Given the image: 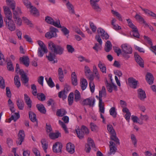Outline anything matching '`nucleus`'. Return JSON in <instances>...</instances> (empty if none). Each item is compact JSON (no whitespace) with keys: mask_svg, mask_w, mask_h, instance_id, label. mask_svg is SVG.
<instances>
[{"mask_svg":"<svg viewBox=\"0 0 156 156\" xmlns=\"http://www.w3.org/2000/svg\"><path fill=\"white\" fill-rule=\"evenodd\" d=\"M99 0H90V4L92 7V8L96 11L98 12H100L101 9L99 7L97 2H99Z\"/></svg>","mask_w":156,"mask_h":156,"instance_id":"obj_17","label":"nucleus"},{"mask_svg":"<svg viewBox=\"0 0 156 156\" xmlns=\"http://www.w3.org/2000/svg\"><path fill=\"white\" fill-rule=\"evenodd\" d=\"M62 148V144L59 142H56L53 146V150L55 153H58L61 151Z\"/></svg>","mask_w":156,"mask_h":156,"instance_id":"obj_12","label":"nucleus"},{"mask_svg":"<svg viewBox=\"0 0 156 156\" xmlns=\"http://www.w3.org/2000/svg\"><path fill=\"white\" fill-rule=\"evenodd\" d=\"M112 12L113 14L117 16L118 19L119 20H122V18L120 14L118 12L112 10Z\"/></svg>","mask_w":156,"mask_h":156,"instance_id":"obj_64","label":"nucleus"},{"mask_svg":"<svg viewBox=\"0 0 156 156\" xmlns=\"http://www.w3.org/2000/svg\"><path fill=\"white\" fill-rule=\"evenodd\" d=\"M58 31L57 29L53 27L50 28V30L45 34V37L48 38L50 39L53 37H56L57 36V32Z\"/></svg>","mask_w":156,"mask_h":156,"instance_id":"obj_9","label":"nucleus"},{"mask_svg":"<svg viewBox=\"0 0 156 156\" xmlns=\"http://www.w3.org/2000/svg\"><path fill=\"white\" fill-rule=\"evenodd\" d=\"M36 107L38 110L41 113L45 114L46 112V110L44 105L42 104H38L36 105Z\"/></svg>","mask_w":156,"mask_h":156,"instance_id":"obj_38","label":"nucleus"},{"mask_svg":"<svg viewBox=\"0 0 156 156\" xmlns=\"http://www.w3.org/2000/svg\"><path fill=\"white\" fill-rule=\"evenodd\" d=\"M14 83L16 86L19 88L20 86L21 83L20 80V78L18 75H16L14 77Z\"/></svg>","mask_w":156,"mask_h":156,"instance_id":"obj_46","label":"nucleus"},{"mask_svg":"<svg viewBox=\"0 0 156 156\" xmlns=\"http://www.w3.org/2000/svg\"><path fill=\"white\" fill-rule=\"evenodd\" d=\"M0 87L2 89H4L5 87V81L2 76H0Z\"/></svg>","mask_w":156,"mask_h":156,"instance_id":"obj_57","label":"nucleus"},{"mask_svg":"<svg viewBox=\"0 0 156 156\" xmlns=\"http://www.w3.org/2000/svg\"><path fill=\"white\" fill-rule=\"evenodd\" d=\"M106 95V92H102L101 94H100V92H99V96H96V97L99 101V111L100 112L101 117H104L103 114L105 112V108L104 103L102 101V97L103 96L105 97Z\"/></svg>","mask_w":156,"mask_h":156,"instance_id":"obj_3","label":"nucleus"},{"mask_svg":"<svg viewBox=\"0 0 156 156\" xmlns=\"http://www.w3.org/2000/svg\"><path fill=\"white\" fill-rule=\"evenodd\" d=\"M122 111L124 113H126L125 115V117H130L131 113L127 108H125L122 109Z\"/></svg>","mask_w":156,"mask_h":156,"instance_id":"obj_56","label":"nucleus"},{"mask_svg":"<svg viewBox=\"0 0 156 156\" xmlns=\"http://www.w3.org/2000/svg\"><path fill=\"white\" fill-rule=\"evenodd\" d=\"M101 45L100 44H95L94 46L93 47V48L97 52H98V51L101 49Z\"/></svg>","mask_w":156,"mask_h":156,"instance_id":"obj_59","label":"nucleus"},{"mask_svg":"<svg viewBox=\"0 0 156 156\" xmlns=\"http://www.w3.org/2000/svg\"><path fill=\"white\" fill-rule=\"evenodd\" d=\"M135 17L140 23H144L146 26H148V24L144 20L143 18L140 15L138 14H136L135 16Z\"/></svg>","mask_w":156,"mask_h":156,"instance_id":"obj_37","label":"nucleus"},{"mask_svg":"<svg viewBox=\"0 0 156 156\" xmlns=\"http://www.w3.org/2000/svg\"><path fill=\"white\" fill-rule=\"evenodd\" d=\"M138 97L142 100H144L146 97V94L144 91L141 89L138 90Z\"/></svg>","mask_w":156,"mask_h":156,"instance_id":"obj_27","label":"nucleus"},{"mask_svg":"<svg viewBox=\"0 0 156 156\" xmlns=\"http://www.w3.org/2000/svg\"><path fill=\"white\" fill-rule=\"evenodd\" d=\"M128 82L129 86L133 88L137 87L138 81L133 77H130L128 79Z\"/></svg>","mask_w":156,"mask_h":156,"instance_id":"obj_16","label":"nucleus"},{"mask_svg":"<svg viewBox=\"0 0 156 156\" xmlns=\"http://www.w3.org/2000/svg\"><path fill=\"white\" fill-rule=\"evenodd\" d=\"M24 98L25 102L28 107L30 108L32 106V101L30 97L26 94H24Z\"/></svg>","mask_w":156,"mask_h":156,"instance_id":"obj_31","label":"nucleus"},{"mask_svg":"<svg viewBox=\"0 0 156 156\" xmlns=\"http://www.w3.org/2000/svg\"><path fill=\"white\" fill-rule=\"evenodd\" d=\"M144 118H131L132 120L134 122L142 124L143 123Z\"/></svg>","mask_w":156,"mask_h":156,"instance_id":"obj_44","label":"nucleus"},{"mask_svg":"<svg viewBox=\"0 0 156 156\" xmlns=\"http://www.w3.org/2000/svg\"><path fill=\"white\" fill-rule=\"evenodd\" d=\"M107 128L108 131L110 133V134L115 133L113 127L111 125H108Z\"/></svg>","mask_w":156,"mask_h":156,"instance_id":"obj_53","label":"nucleus"},{"mask_svg":"<svg viewBox=\"0 0 156 156\" xmlns=\"http://www.w3.org/2000/svg\"><path fill=\"white\" fill-rule=\"evenodd\" d=\"M129 26L132 29V31L130 33L133 37L138 38L140 37V34L136 27L132 23L131 20L129 19L127 20Z\"/></svg>","mask_w":156,"mask_h":156,"instance_id":"obj_6","label":"nucleus"},{"mask_svg":"<svg viewBox=\"0 0 156 156\" xmlns=\"http://www.w3.org/2000/svg\"><path fill=\"white\" fill-rule=\"evenodd\" d=\"M48 48L52 51L55 53L59 55L62 54L64 48L60 45L54 44L52 41H49L48 43Z\"/></svg>","mask_w":156,"mask_h":156,"instance_id":"obj_2","label":"nucleus"},{"mask_svg":"<svg viewBox=\"0 0 156 156\" xmlns=\"http://www.w3.org/2000/svg\"><path fill=\"white\" fill-rule=\"evenodd\" d=\"M90 126L92 131L96 132L98 130V127L94 123L91 122L90 124Z\"/></svg>","mask_w":156,"mask_h":156,"instance_id":"obj_55","label":"nucleus"},{"mask_svg":"<svg viewBox=\"0 0 156 156\" xmlns=\"http://www.w3.org/2000/svg\"><path fill=\"white\" fill-rule=\"evenodd\" d=\"M95 100L94 98L90 97L84 100L83 101V105H89L90 107H93L94 106Z\"/></svg>","mask_w":156,"mask_h":156,"instance_id":"obj_10","label":"nucleus"},{"mask_svg":"<svg viewBox=\"0 0 156 156\" xmlns=\"http://www.w3.org/2000/svg\"><path fill=\"white\" fill-rule=\"evenodd\" d=\"M61 30L63 34L64 35L66 36L67 38H68L69 36V30L65 27L61 26Z\"/></svg>","mask_w":156,"mask_h":156,"instance_id":"obj_45","label":"nucleus"},{"mask_svg":"<svg viewBox=\"0 0 156 156\" xmlns=\"http://www.w3.org/2000/svg\"><path fill=\"white\" fill-rule=\"evenodd\" d=\"M45 20L48 23L58 28L61 27L59 20H57L54 21L53 19L51 17L49 16H46L45 18Z\"/></svg>","mask_w":156,"mask_h":156,"instance_id":"obj_7","label":"nucleus"},{"mask_svg":"<svg viewBox=\"0 0 156 156\" xmlns=\"http://www.w3.org/2000/svg\"><path fill=\"white\" fill-rule=\"evenodd\" d=\"M77 136L80 139H82L85 134H88L89 133L88 129L85 126H82L81 129H76Z\"/></svg>","mask_w":156,"mask_h":156,"instance_id":"obj_5","label":"nucleus"},{"mask_svg":"<svg viewBox=\"0 0 156 156\" xmlns=\"http://www.w3.org/2000/svg\"><path fill=\"white\" fill-rule=\"evenodd\" d=\"M37 43L39 46L37 50V55L38 57H41L43 56L44 53L48 52V50L46 46L41 41H38Z\"/></svg>","mask_w":156,"mask_h":156,"instance_id":"obj_4","label":"nucleus"},{"mask_svg":"<svg viewBox=\"0 0 156 156\" xmlns=\"http://www.w3.org/2000/svg\"><path fill=\"white\" fill-rule=\"evenodd\" d=\"M46 57L48 60L53 63H55L57 62V59H55V55L54 54L49 52L48 55L46 56Z\"/></svg>","mask_w":156,"mask_h":156,"instance_id":"obj_20","label":"nucleus"},{"mask_svg":"<svg viewBox=\"0 0 156 156\" xmlns=\"http://www.w3.org/2000/svg\"><path fill=\"white\" fill-rule=\"evenodd\" d=\"M98 66L100 69L101 71L103 73H106V68L105 65L101 61H99L98 64Z\"/></svg>","mask_w":156,"mask_h":156,"instance_id":"obj_34","label":"nucleus"},{"mask_svg":"<svg viewBox=\"0 0 156 156\" xmlns=\"http://www.w3.org/2000/svg\"><path fill=\"white\" fill-rule=\"evenodd\" d=\"M87 80L84 78L81 80L80 86L83 90H85L87 88Z\"/></svg>","mask_w":156,"mask_h":156,"instance_id":"obj_33","label":"nucleus"},{"mask_svg":"<svg viewBox=\"0 0 156 156\" xmlns=\"http://www.w3.org/2000/svg\"><path fill=\"white\" fill-rule=\"evenodd\" d=\"M107 88L109 92H112V89L115 90H117V86L114 83L112 82V84L107 83Z\"/></svg>","mask_w":156,"mask_h":156,"instance_id":"obj_25","label":"nucleus"},{"mask_svg":"<svg viewBox=\"0 0 156 156\" xmlns=\"http://www.w3.org/2000/svg\"><path fill=\"white\" fill-rule=\"evenodd\" d=\"M60 136H61V133L59 132L50 133L49 135V137L52 139L57 138Z\"/></svg>","mask_w":156,"mask_h":156,"instance_id":"obj_36","label":"nucleus"},{"mask_svg":"<svg viewBox=\"0 0 156 156\" xmlns=\"http://www.w3.org/2000/svg\"><path fill=\"white\" fill-rule=\"evenodd\" d=\"M37 95V98L39 100L42 101L45 100L46 97L44 94L43 93L38 94Z\"/></svg>","mask_w":156,"mask_h":156,"instance_id":"obj_54","label":"nucleus"},{"mask_svg":"<svg viewBox=\"0 0 156 156\" xmlns=\"http://www.w3.org/2000/svg\"><path fill=\"white\" fill-rule=\"evenodd\" d=\"M41 144L42 147L43 148L45 153H47V149L48 147V144L47 141L44 139H42L41 141Z\"/></svg>","mask_w":156,"mask_h":156,"instance_id":"obj_28","label":"nucleus"},{"mask_svg":"<svg viewBox=\"0 0 156 156\" xmlns=\"http://www.w3.org/2000/svg\"><path fill=\"white\" fill-rule=\"evenodd\" d=\"M131 138L132 143L135 147H136L137 141L135 135L133 134H132L131 136Z\"/></svg>","mask_w":156,"mask_h":156,"instance_id":"obj_60","label":"nucleus"},{"mask_svg":"<svg viewBox=\"0 0 156 156\" xmlns=\"http://www.w3.org/2000/svg\"><path fill=\"white\" fill-rule=\"evenodd\" d=\"M25 135L24 131L23 130H20L18 134V140L16 141L17 144L20 145L23 141Z\"/></svg>","mask_w":156,"mask_h":156,"instance_id":"obj_13","label":"nucleus"},{"mask_svg":"<svg viewBox=\"0 0 156 156\" xmlns=\"http://www.w3.org/2000/svg\"><path fill=\"white\" fill-rule=\"evenodd\" d=\"M48 85L51 87L52 88L55 86V84L53 82L51 78L50 77H49L48 80V78H46L45 79Z\"/></svg>","mask_w":156,"mask_h":156,"instance_id":"obj_48","label":"nucleus"},{"mask_svg":"<svg viewBox=\"0 0 156 156\" xmlns=\"http://www.w3.org/2000/svg\"><path fill=\"white\" fill-rule=\"evenodd\" d=\"M8 105L10 109L12 112L14 111V104L10 99H9L8 101Z\"/></svg>","mask_w":156,"mask_h":156,"instance_id":"obj_49","label":"nucleus"},{"mask_svg":"<svg viewBox=\"0 0 156 156\" xmlns=\"http://www.w3.org/2000/svg\"><path fill=\"white\" fill-rule=\"evenodd\" d=\"M109 143L110 152L108 153V155L112 154H114L117 150L116 144L115 143L112 141H110Z\"/></svg>","mask_w":156,"mask_h":156,"instance_id":"obj_15","label":"nucleus"},{"mask_svg":"<svg viewBox=\"0 0 156 156\" xmlns=\"http://www.w3.org/2000/svg\"><path fill=\"white\" fill-rule=\"evenodd\" d=\"M20 75H21V80L22 82L25 83H27L28 81V78L24 72H21Z\"/></svg>","mask_w":156,"mask_h":156,"instance_id":"obj_42","label":"nucleus"},{"mask_svg":"<svg viewBox=\"0 0 156 156\" xmlns=\"http://www.w3.org/2000/svg\"><path fill=\"white\" fill-rule=\"evenodd\" d=\"M66 148L67 151L70 154H73L74 152V145L71 143L67 144Z\"/></svg>","mask_w":156,"mask_h":156,"instance_id":"obj_24","label":"nucleus"},{"mask_svg":"<svg viewBox=\"0 0 156 156\" xmlns=\"http://www.w3.org/2000/svg\"><path fill=\"white\" fill-rule=\"evenodd\" d=\"M122 50L123 53L131 54L132 52V49L129 45L127 44H122L121 46Z\"/></svg>","mask_w":156,"mask_h":156,"instance_id":"obj_11","label":"nucleus"},{"mask_svg":"<svg viewBox=\"0 0 156 156\" xmlns=\"http://www.w3.org/2000/svg\"><path fill=\"white\" fill-rule=\"evenodd\" d=\"M110 138L112 140L115 142V144L119 145V140L116 136V133L110 134Z\"/></svg>","mask_w":156,"mask_h":156,"instance_id":"obj_35","label":"nucleus"},{"mask_svg":"<svg viewBox=\"0 0 156 156\" xmlns=\"http://www.w3.org/2000/svg\"><path fill=\"white\" fill-rule=\"evenodd\" d=\"M6 27L9 30L12 31H14L16 28L15 24L12 19L5 20Z\"/></svg>","mask_w":156,"mask_h":156,"instance_id":"obj_8","label":"nucleus"},{"mask_svg":"<svg viewBox=\"0 0 156 156\" xmlns=\"http://www.w3.org/2000/svg\"><path fill=\"white\" fill-rule=\"evenodd\" d=\"M81 99V95L80 92L76 90L74 92V101L76 102L79 101Z\"/></svg>","mask_w":156,"mask_h":156,"instance_id":"obj_40","label":"nucleus"},{"mask_svg":"<svg viewBox=\"0 0 156 156\" xmlns=\"http://www.w3.org/2000/svg\"><path fill=\"white\" fill-rule=\"evenodd\" d=\"M22 12L20 9L18 7L16 8V11H13V21L17 27H20L22 24V20L20 18Z\"/></svg>","mask_w":156,"mask_h":156,"instance_id":"obj_1","label":"nucleus"},{"mask_svg":"<svg viewBox=\"0 0 156 156\" xmlns=\"http://www.w3.org/2000/svg\"><path fill=\"white\" fill-rule=\"evenodd\" d=\"M134 57L136 62L141 67H144V61L138 55L135 54Z\"/></svg>","mask_w":156,"mask_h":156,"instance_id":"obj_19","label":"nucleus"},{"mask_svg":"<svg viewBox=\"0 0 156 156\" xmlns=\"http://www.w3.org/2000/svg\"><path fill=\"white\" fill-rule=\"evenodd\" d=\"M59 124L61 126L63 129L64 130L65 133H68V129L66 127V125L64 123V122L61 121V120H59Z\"/></svg>","mask_w":156,"mask_h":156,"instance_id":"obj_52","label":"nucleus"},{"mask_svg":"<svg viewBox=\"0 0 156 156\" xmlns=\"http://www.w3.org/2000/svg\"><path fill=\"white\" fill-rule=\"evenodd\" d=\"M6 2L7 5L9 6L12 9V12L16 11V9L15 10L16 2L14 1L13 0H6Z\"/></svg>","mask_w":156,"mask_h":156,"instance_id":"obj_23","label":"nucleus"},{"mask_svg":"<svg viewBox=\"0 0 156 156\" xmlns=\"http://www.w3.org/2000/svg\"><path fill=\"white\" fill-rule=\"evenodd\" d=\"M65 4L66 7L69 10V12L71 14H74V11L73 6L67 0L64 2Z\"/></svg>","mask_w":156,"mask_h":156,"instance_id":"obj_21","label":"nucleus"},{"mask_svg":"<svg viewBox=\"0 0 156 156\" xmlns=\"http://www.w3.org/2000/svg\"><path fill=\"white\" fill-rule=\"evenodd\" d=\"M71 80L72 84L76 86L78 84V80L77 76L75 72H73L71 75Z\"/></svg>","mask_w":156,"mask_h":156,"instance_id":"obj_26","label":"nucleus"},{"mask_svg":"<svg viewBox=\"0 0 156 156\" xmlns=\"http://www.w3.org/2000/svg\"><path fill=\"white\" fill-rule=\"evenodd\" d=\"M146 80L149 84H151L153 83L154 78L151 74L150 73H147L146 76Z\"/></svg>","mask_w":156,"mask_h":156,"instance_id":"obj_30","label":"nucleus"},{"mask_svg":"<svg viewBox=\"0 0 156 156\" xmlns=\"http://www.w3.org/2000/svg\"><path fill=\"white\" fill-rule=\"evenodd\" d=\"M58 75L59 79L60 81L62 82L63 81V78L64 75L63 74V71L61 68H59L58 69Z\"/></svg>","mask_w":156,"mask_h":156,"instance_id":"obj_43","label":"nucleus"},{"mask_svg":"<svg viewBox=\"0 0 156 156\" xmlns=\"http://www.w3.org/2000/svg\"><path fill=\"white\" fill-rule=\"evenodd\" d=\"M66 113L65 110L63 109H61L57 110V115L59 116H63Z\"/></svg>","mask_w":156,"mask_h":156,"instance_id":"obj_47","label":"nucleus"},{"mask_svg":"<svg viewBox=\"0 0 156 156\" xmlns=\"http://www.w3.org/2000/svg\"><path fill=\"white\" fill-rule=\"evenodd\" d=\"M88 144L87 146H86V152L87 153H89L91 150L90 147L92 148H94L95 147V145L93 140L91 138H88Z\"/></svg>","mask_w":156,"mask_h":156,"instance_id":"obj_18","label":"nucleus"},{"mask_svg":"<svg viewBox=\"0 0 156 156\" xmlns=\"http://www.w3.org/2000/svg\"><path fill=\"white\" fill-rule=\"evenodd\" d=\"M3 8L6 18L5 20L12 19V13L9 7L7 6H3Z\"/></svg>","mask_w":156,"mask_h":156,"instance_id":"obj_14","label":"nucleus"},{"mask_svg":"<svg viewBox=\"0 0 156 156\" xmlns=\"http://www.w3.org/2000/svg\"><path fill=\"white\" fill-rule=\"evenodd\" d=\"M140 8L148 16H150L153 18L156 19V14L147 9H144L140 7Z\"/></svg>","mask_w":156,"mask_h":156,"instance_id":"obj_22","label":"nucleus"},{"mask_svg":"<svg viewBox=\"0 0 156 156\" xmlns=\"http://www.w3.org/2000/svg\"><path fill=\"white\" fill-rule=\"evenodd\" d=\"M8 69L10 71H13L14 68L11 62H9L7 64Z\"/></svg>","mask_w":156,"mask_h":156,"instance_id":"obj_58","label":"nucleus"},{"mask_svg":"<svg viewBox=\"0 0 156 156\" xmlns=\"http://www.w3.org/2000/svg\"><path fill=\"white\" fill-rule=\"evenodd\" d=\"M5 62L4 56L0 51V65H2Z\"/></svg>","mask_w":156,"mask_h":156,"instance_id":"obj_62","label":"nucleus"},{"mask_svg":"<svg viewBox=\"0 0 156 156\" xmlns=\"http://www.w3.org/2000/svg\"><path fill=\"white\" fill-rule=\"evenodd\" d=\"M89 86L91 91L92 93H93L94 91L95 86L93 81H91L90 82Z\"/></svg>","mask_w":156,"mask_h":156,"instance_id":"obj_63","label":"nucleus"},{"mask_svg":"<svg viewBox=\"0 0 156 156\" xmlns=\"http://www.w3.org/2000/svg\"><path fill=\"white\" fill-rule=\"evenodd\" d=\"M109 112L110 115L112 116L115 117L117 114L115 108L114 107H112L109 110Z\"/></svg>","mask_w":156,"mask_h":156,"instance_id":"obj_51","label":"nucleus"},{"mask_svg":"<svg viewBox=\"0 0 156 156\" xmlns=\"http://www.w3.org/2000/svg\"><path fill=\"white\" fill-rule=\"evenodd\" d=\"M16 103L19 109L20 110H23L24 107L23 101L20 99H18L16 101Z\"/></svg>","mask_w":156,"mask_h":156,"instance_id":"obj_41","label":"nucleus"},{"mask_svg":"<svg viewBox=\"0 0 156 156\" xmlns=\"http://www.w3.org/2000/svg\"><path fill=\"white\" fill-rule=\"evenodd\" d=\"M112 48V44L111 42L109 41H107L106 42L105 49V51L107 52L109 51Z\"/></svg>","mask_w":156,"mask_h":156,"instance_id":"obj_39","label":"nucleus"},{"mask_svg":"<svg viewBox=\"0 0 156 156\" xmlns=\"http://www.w3.org/2000/svg\"><path fill=\"white\" fill-rule=\"evenodd\" d=\"M23 2L27 8L31 7L32 5L30 2L28 0H23Z\"/></svg>","mask_w":156,"mask_h":156,"instance_id":"obj_61","label":"nucleus"},{"mask_svg":"<svg viewBox=\"0 0 156 156\" xmlns=\"http://www.w3.org/2000/svg\"><path fill=\"white\" fill-rule=\"evenodd\" d=\"M29 8L30 10V13L32 15L34 16H37L39 15L38 11L36 7L32 5L31 7H30Z\"/></svg>","mask_w":156,"mask_h":156,"instance_id":"obj_29","label":"nucleus"},{"mask_svg":"<svg viewBox=\"0 0 156 156\" xmlns=\"http://www.w3.org/2000/svg\"><path fill=\"white\" fill-rule=\"evenodd\" d=\"M68 101L69 104V105H71L73 101V93H71L69 95L68 97Z\"/></svg>","mask_w":156,"mask_h":156,"instance_id":"obj_50","label":"nucleus"},{"mask_svg":"<svg viewBox=\"0 0 156 156\" xmlns=\"http://www.w3.org/2000/svg\"><path fill=\"white\" fill-rule=\"evenodd\" d=\"M20 60L26 66H29L30 62L29 58L27 57H20Z\"/></svg>","mask_w":156,"mask_h":156,"instance_id":"obj_32","label":"nucleus"}]
</instances>
